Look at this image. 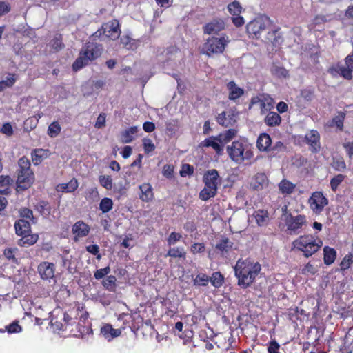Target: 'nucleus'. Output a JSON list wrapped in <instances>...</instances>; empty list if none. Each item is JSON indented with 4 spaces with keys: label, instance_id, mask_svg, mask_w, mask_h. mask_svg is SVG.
Instances as JSON below:
<instances>
[{
    "label": "nucleus",
    "instance_id": "29",
    "mask_svg": "<svg viewBox=\"0 0 353 353\" xmlns=\"http://www.w3.org/2000/svg\"><path fill=\"white\" fill-rule=\"evenodd\" d=\"M253 217L259 226L265 225L269 221V214L265 210H257L253 213Z\"/></svg>",
    "mask_w": 353,
    "mask_h": 353
},
{
    "label": "nucleus",
    "instance_id": "51",
    "mask_svg": "<svg viewBox=\"0 0 353 353\" xmlns=\"http://www.w3.org/2000/svg\"><path fill=\"white\" fill-rule=\"evenodd\" d=\"M345 176L342 174H339L330 180V188L333 192H336L339 185L344 181Z\"/></svg>",
    "mask_w": 353,
    "mask_h": 353
},
{
    "label": "nucleus",
    "instance_id": "58",
    "mask_svg": "<svg viewBox=\"0 0 353 353\" xmlns=\"http://www.w3.org/2000/svg\"><path fill=\"white\" fill-rule=\"evenodd\" d=\"M194 173V167L190 164H183L181 167V170H180V175L182 177H185L187 176H191Z\"/></svg>",
    "mask_w": 353,
    "mask_h": 353
},
{
    "label": "nucleus",
    "instance_id": "52",
    "mask_svg": "<svg viewBox=\"0 0 353 353\" xmlns=\"http://www.w3.org/2000/svg\"><path fill=\"white\" fill-rule=\"evenodd\" d=\"M228 9L230 14L232 16L239 15L242 12V7L240 3L237 1H234L228 6Z\"/></svg>",
    "mask_w": 353,
    "mask_h": 353
},
{
    "label": "nucleus",
    "instance_id": "20",
    "mask_svg": "<svg viewBox=\"0 0 353 353\" xmlns=\"http://www.w3.org/2000/svg\"><path fill=\"white\" fill-rule=\"evenodd\" d=\"M215 136H211L205 139L199 143L201 148H212L218 156L223 154V146L214 138Z\"/></svg>",
    "mask_w": 353,
    "mask_h": 353
},
{
    "label": "nucleus",
    "instance_id": "2",
    "mask_svg": "<svg viewBox=\"0 0 353 353\" xmlns=\"http://www.w3.org/2000/svg\"><path fill=\"white\" fill-rule=\"evenodd\" d=\"M103 52L101 44L95 42H86L81 48L79 57L72 65L74 72L79 71L101 57Z\"/></svg>",
    "mask_w": 353,
    "mask_h": 353
},
{
    "label": "nucleus",
    "instance_id": "24",
    "mask_svg": "<svg viewBox=\"0 0 353 353\" xmlns=\"http://www.w3.org/2000/svg\"><path fill=\"white\" fill-rule=\"evenodd\" d=\"M141 194L139 198L143 202L151 201L154 199L152 188L149 183H144L139 186Z\"/></svg>",
    "mask_w": 353,
    "mask_h": 353
},
{
    "label": "nucleus",
    "instance_id": "1",
    "mask_svg": "<svg viewBox=\"0 0 353 353\" xmlns=\"http://www.w3.org/2000/svg\"><path fill=\"white\" fill-rule=\"evenodd\" d=\"M234 274L238 279V285L243 289L250 287L259 275L261 266L259 262L250 259L237 261L234 268Z\"/></svg>",
    "mask_w": 353,
    "mask_h": 353
},
{
    "label": "nucleus",
    "instance_id": "42",
    "mask_svg": "<svg viewBox=\"0 0 353 353\" xmlns=\"http://www.w3.org/2000/svg\"><path fill=\"white\" fill-rule=\"evenodd\" d=\"M120 43L124 48L128 50H134L137 47L135 40L132 39L128 35H123L120 38Z\"/></svg>",
    "mask_w": 353,
    "mask_h": 353
},
{
    "label": "nucleus",
    "instance_id": "3",
    "mask_svg": "<svg viewBox=\"0 0 353 353\" xmlns=\"http://www.w3.org/2000/svg\"><path fill=\"white\" fill-rule=\"evenodd\" d=\"M252 144L247 140L239 139L234 141L226 147L227 153L230 159L236 163H241L245 161H250L254 156Z\"/></svg>",
    "mask_w": 353,
    "mask_h": 353
},
{
    "label": "nucleus",
    "instance_id": "38",
    "mask_svg": "<svg viewBox=\"0 0 353 353\" xmlns=\"http://www.w3.org/2000/svg\"><path fill=\"white\" fill-rule=\"evenodd\" d=\"M210 282V278L205 274L199 273L193 279V284L196 287H205Z\"/></svg>",
    "mask_w": 353,
    "mask_h": 353
},
{
    "label": "nucleus",
    "instance_id": "34",
    "mask_svg": "<svg viewBox=\"0 0 353 353\" xmlns=\"http://www.w3.org/2000/svg\"><path fill=\"white\" fill-rule=\"evenodd\" d=\"M296 188V185L287 179H283L279 184L280 192L283 194H291Z\"/></svg>",
    "mask_w": 353,
    "mask_h": 353
},
{
    "label": "nucleus",
    "instance_id": "33",
    "mask_svg": "<svg viewBox=\"0 0 353 353\" xmlns=\"http://www.w3.org/2000/svg\"><path fill=\"white\" fill-rule=\"evenodd\" d=\"M78 188V181L76 179H72L69 182L60 183L57 185V190L63 192H73Z\"/></svg>",
    "mask_w": 353,
    "mask_h": 353
},
{
    "label": "nucleus",
    "instance_id": "12",
    "mask_svg": "<svg viewBox=\"0 0 353 353\" xmlns=\"http://www.w3.org/2000/svg\"><path fill=\"white\" fill-rule=\"evenodd\" d=\"M90 232V227L83 221H77L72 227V232L73 234V241H79L81 239L86 237Z\"/></svg>",
    "mask_w": 353,
    "mask_h": 353
},
{
    "label": "nucleus",
    "instance_id": "30",
    "mask_svg": "<svg viewBox=\"0 0 353 353\" xmlns=\"http://www.w3.org/2000/svg\"><path fill=\"white\" fill-rule=\"evenodd\" d=\"M281 116L275 112H270L265 117L264 122L269 127L279 126L281 123Z\"/></svg>",
    "mask_w": 353,
    "mask_h": 353
},
{
    "label": "nucleus",
    "instance_id": "4",
    "mask_svg": "<svg viewBox=\"0 0 353 353\" xmlns=\"http://www.w3.org/2000/svg\"><path fill=\"white\" fill-rule=\"evenodd\" d=\"M322 245L323 241L311 234L301 235L292 242L294 249L303 252L306 258L316 253Z\"/></svg>",
    "mask_w": 353,
    "mask_h": 353
},
{
    "label": "nucleus",
    "instance_id": "22",
    "mask_svg": "<svg viewBox=\"0 0 353 353\" xmlns=\"http://www.w3.org/2000/svg\"><path fill=\"white\" fill-rule=\"evenodd\" d=\"M236 134L237 130L236 129L230 128L219 133L218 135L215 136L214 138L224 147L225 144L228 143L234 139Z\"/></svg>",
    "mask_w": 353,
    "mask_h": 353
},
{
    "label": "nucleus",
    "instance_id": "26",
    "mask_svg": "<svg viewBox=\"0 0 353 353\" xmlns=\"http://www.w3.org/2000/svg\"><path fill=\"white\" fill-rule=\"evenodd\" d=\"M233 242L225 236H222L220 240L215 245V248L220 251L222 254L228 253L232 250Z\"/></svg>",
    "mask_w": 353,
    "mask_h": 353
},
{
    "label": "nucleus",
    "instance_id": "28",
    "mask_svg": "<svg viewBox=\"0 0 353 353\" xmlns=\"http://www.w3.org/2000/svg\"><path fill=\"white\" fill-rule=\"evenodd\" d=\"M13 180L9 176L0 175V194H8L10 193V188Z\"/></svg>",
    "mask_w": 353,
    "mask_h": 353
},
{
    "label": "nucleus",
    "instance_id": "44",
    "mask_svg": "<svg viewBox=\"0 0 353 353\" xmlns=\"http://www.w3.org/2000/svg\"><path fill=\"white\" fill-rule=\"evenodd\" d=\"M36 210L43 216H49L51 212V207L48 202L40 201L36 205Z\"/></svg>",
    "mask_w": 353,
    "mask_h": 353
},
{
    "label": "nucleus",
    "instance_id": "9",
    "mask_svg": "<svg viewBox=\"0 0 353 353\" xmlns=\"http://www.w3.org/2000/svg\"><path fill=\"white\" fill-rule=\"evenodd\" d=\"M299 139L308 145L309 150L312 153L316 154L320 152L321 149V136L316 130H309L304 137H299Z\"/></svg>",
    "mask_w": 353,
    "mask_h": 353
},
{
    "label": "nucleus",
    "instance_id": "49",
    "mask_svg": "<svg viewBox=\"0 0 353 353\" xmlns=\"http://www.w3.org/2000/svg\"><path fill=\"white\" fill-rule=\"evenodd\" d=\"M345 118V113L344 112H339L332 121L333 125H334L339 130H343V123Z\"/></svg>",
    "mask_w": 353,
    "mask_h": 353
},
{
    "label": "nucleus",
    "instance_id": "50",
    "mask_svg": "<svg viewBox=\"0 0 353 353\" xmlns=\"http://www.w3.org/2000/svg\"><path fill=\"white\" fill-rule=\"evenodd\" d=\"M353 264V254L350 253L345 255L340 263V269L345 271L349 269Z\"/></svg>",
    "mask_w": 353,
    "mask_h": 353
},
{
    "label": "nucleus",
    "instance_id": "10",
    "mask_svg": "<svg viewBox=\"0 0 353 353\" xmlns=\"http://www.w3.org/2000/svg\"><path fill=\"white\" fill-rule=\"evenodd\" d=\"M121 32L119 21L113 19L102 25L101 28L95 32L96 36L100 37L102 34L105 37L116 39L119 37Z\"/></svg>",
    "mask_w": 353,
    "mask_h": 353
},
{
    "label": "nucleus",
    "instance_id": "57",
    "mask_svg": "<svg viewBox=\"0 0 353 353\" xmlns=\"http://www.w3.org/2000/svg\"><path fill=\"white\" fill-rule=\"evenodd\" d=\"M143 146L145 154H149L155 150L154 144L152 141L148 138H144L143 139Z\"/></svg>",
    "mask_w": 353,
    "mask_h": 353
},
{
    "label": "nucleus",
    "instance_id": "11",
    "mask_svg": "<svg viewBox=\"0 0 353 353\" xmlns=\"http://www.w3.org/2000/svg\"><path fill=\"white\" fill-rule=\"evenodd\" d=\"M310 209L316 214H320L324 208L328 204V199L323 195L322 192L316 191L313 192L308 200Z\"/></svg>",
    "mask_w": 353,
    "mask_h": 353
},
{
    "label": "nucleus",
    "instance_id": "39",
    "mask_svg": "<svg viewBox=\"0 0 353 353\" xmlns=\"http://www.w3.org/2000/svg\"><path fill=\"white\" fill-rule=\"evenodd\" d=\"M117 278L113 275L108 276L105 279L102 281L104 288L110 292H114L116 290Z\"/></svg>",
    "mask_w": 353,
    "mask_h": 353
},
{
    "label": "nucleus",
    "instance_id": "16",
    "mask_svg": "<svg viewBox=\"0 0 353 353\" xmlns=\"http://www.w3.org/2000/svg\"><path fill=\"white\" fill-rule=\"evenodd\" d=\"M269 184L268 176L263 172L256 173L252 176L250 182V188L255 191L262 190Z\"/></svg>",
    "mask_w": 353,
    "mask_h": 353
},
{
    "label": "nucleus",
    "instance_id": "37",
    "mask_svg": "<svg viewBox=\"0 0 353 353\" xmlns=\"http://www.w3.org/2000/svg\"><path fill=\"white\" fill-rule=\"evenodd\" d=\"M165 256L185 259L186 256V252L183 247H174L170 248L165 254Z\"/></svg>",
    "mask_w": 353,
    "mask_h": 353
},
{
    "label": "nucleus",
    "instance_id": "32",
    "mask_svg": "<svg viewBox=\"0 0 353 353\" xmlns=\"http://www.w3.org/2000/svg\"><path fill=\"white\" fill-rule=\"evenodd\" d=\"M16 233L18 235L28 234L30 231V225L28 221L19 219L14 224Z\"/></svg>",
    "mask_w": 353,
    "mask_h": 353
},
{
    "label": "nucleus",
    "instance_id": "56",
    "mask_svg": "<svg viewBox=\"0 0 353 353\" xmlns=\"http://www.w3.org/2000/svg\"><path fill=\"white\" fill-rule=\"evenodd\" d=\"M190 250L193 254L203 253L205 250V245L203 243H194Z\"/></svg>",
    "mask_w": 353,
    "mask_h": 353
},
{
    "label": "nucleus",
    "instance_id": "18",
    "mask_svg": "<svg viewBox=\"0 0 353 353\" xmlns=\"http://www.w3.org/2000/svg\"><path fill=\"white\" fill-rule=\"evenodd\" d=\"M203 182L218 189L221 183V178L216 169L208 170L203 174Z\"/></svg>",
    "mask_w": 353,
    "mask_h": 353
},
{
    "label": "nucleus",
    "instance_id": "17",
    "mask_svg": "<svg viewBox=\"0 0 353 353\" xmlns=\"http://www.w3.org/2000/svg\"><path fill=\"white\" fill-rule=\"evenodd\" d=\"M345 66H338L337 72L345 79H352L353 72V51L345 59Z\"/></svg>",
    "mask_w": 353,
    "mask_h": 353
},
{
    "label": "nucleus",
    "instance_id": "36",
    "mask_svg": "<svg viewBox=\"0 0 353 353\" xmlns=\"http://www.w3.org/2000/svg\"><path fill=\"white\" fill-rule=\"evenodd\" d=\"M50 47L55 51L59 52L65 48L63 43V37L61 34H57L50 41Z\"/></svg>",
    "mask_w": 353,
    "mask_h": 353
},
{
    "label": "nucleus",
    "instance_id": "5",
    "mask_svg": "<svg viewBox=\"0 0 353 353\" xmlns=\"http://www.w3.org/2000/svg\"><path fill=\"white\" fill-rule=\"evenodd\" d=\"M249 37L252 39H262V34L267 33L264 40L272 41L275 37L276 30H273L269 25V19H256L250 21L246 26Z\"/></svg>",
    "mask_w": 353,
    "mask_h": 353
},
{
    "label": "nucleus",
    "instance_id": "23",
    "mask_svg": "<svg viewBox=\"0 0 353 353\" xmlns=\"http://www.w3.org/2000/svg\"><path fill=\"white\" fill-rule=\"evenodd\" d=\"M203 183L204 188L200 191L199 197L201 201H207L211 198H214L217 194L218 189L206 183Z\"/></svg>",
    "mask_w": 353,
    "mask_h": 353
},
{
    "label": "nucleus",
    "instance_id": "31",
    "mask_svg": "<svg viewBox=\"0 0 353 353\" xmlns=\"http://www.w3.org/2000/svg\"><path fill=\"white\" fill-rule=\"evenodd\" d=\"M336 258V251L329 246L323 248V261L327 265L332 264Z\"/></svg>",
    "mask_w": 353,
    "mask_h": 353
},
{
    "label": "nucleus",
    "instance_id": "62",
    "mask_svg": "<svg viewBox=\"0 0 353 353\" xmlns=\"http://www.w3.org/2000/svg\"><path fill=\"white\" fill-rule=\"evenodd\" d=\"M182 235L180 233L172 232L170 234L169 236L167 239V242L168 245H174L176 242L180 241Z\"/></svg>",
    "mask_w": 353,
    "mask_h": 353
},
{
    "label": "nucleus",
    "instance_id": "13",
    "mask_svg": "<svg viewBox=\"0 0 353 353\" xmlns=\"http://www.w3.org/2000/svg\"><path fill=\"white\" fill-rule=\"evenodd\" d=\"M225 23L221 18H215L203 26V31L205 34H218L225 30Z\"/></svg>",
    "mask_w": 353,
    "mask_h": 353
},
{
    "label": "nucleus",
    "instance_id": "21",
    "mask_svg": "<svg viewBox=\"0 0 353 353\" xmlns=\"http://www.w3.org/2000/svg\"><path fill=\"white\" fill-rule=\"evenodd\" d=\"M272 139L267 133L261 134L256 141V147L261 152H270Z\"/></svg>",
    "mask_w": 353,
    "mask_h": 353
},
{
    "label": "nucleus",
    "instance_id": "25",
    "mask_svg": "<svg viewBox=\"0 0 353 353\" xmlns=\"http://www.w3.org/2000/svg\"><path fill=\"white\" fill-rule=\"evenodd\" d=\"M50 154L48 150L42 148L34 149L32 153V161L34 165H39L44 159H47Z\"/></svg>",
    "mask_w": 353,
    "mask_h": 353
},
{
    "label": "nucleus",
    "instance_id": "61",
    "mask_svg": "<svg viewBox=\"0 0 353 353\" xmlns=\"http://www.w3.org/2000/svg\"><path fill=\"white\" fill-rule=\"evenodd\" d=\"M174 165L172 164H166L163 167L162 174L168 178L172 179L174 176Z\"/></svg>",
    "mask_w": 353,
    "mask_h": 353
},
{
    "label": "nucleus",
    "instance_id": "40",
    "mask_svg": "<svg viewBox=\"0 0 353 353\" xmlns=\"http://www.w3.org/2000/svg\"><path fill=\"white\" fill-rule=\"evenodd\" d=\"M14 74H9L5 80L0 81V92H3L6 88H11L16 82Z\"/></svg>",
    "mask_w": 353,
    "mask_h": 353
},
{
    "label": "nucleus",
    "instance_id": "59",
    "mask_svg": "<svg viewBox=\"0 0 353 353\" xmlns=\"http://www.w3.org/2000/svg\"><path fill=\"white\" fill-rule=\"evenodd\" d=\"M22 327L19 324L18 321H14L10 325L6 326V330L10 334L12 333H19L21 331Z\"/></svg>",
    "mask_w": 353,
    "mask_h": 353
},
{
    "label": "nucleus",
    "instance_id": "60",
    "mask_svg": "<svg viewBox=\"0 0 353 353\" xmlns=\"http://www.w3.org/2000/svg\"><path fill=\"white\" fill-rule=\"evenodd\" d=\"M286 147L281 141H277L275 143V144L270 148V152L271 156H275L276 154V152H282L285 150Z\"/></svg>",
    "mask_w": 353,
    "mask_h": 353
},
{
    "label": "nucleus",
    "instance_id": "53",
    "mask_svg": "<svg viewBox=\"0 0 353 353\" xmlns=\"http://www.w3.org/2000/svg\"><path fill=\"white\" fill-rule=\"evenodd\" d=\"M100 185L108 190H111L112 188V179L109 175H101L99 177Z\"/></svg>",
    "mask_w": 353,
    "mask_h": 353
},
{
    "label": "nucleus",
    "instance_id": "15",
    "mask_svg": "<svg viewBox=\"0 0 353 353\" xmlns=\"http://www.w3.org/2000/svg\"><path fill=\"white\" fill-rule=\"evenodd\" d=\"M55 268L54 263L42 261L39 264L37 271L43 280H50L54 277Z\"/></svg>",
    "mask_w": 353,
    "mask_h": 353
},
{
    "label": "nucleus",
    "instance_id": "54",
    "mask_svg": "<svg viewBox=\"0 0 353 353\" xmlns=\"http://www.w3.org/2000/svg\"><path fill=\"white\" fill-rule=\"evenodd\" d=\"M314 96L313 88H306L301 90L300 97L306 101H311Z\"/></svg>",
    "mask_w": 353,
    "mask_h": 353
},
{
    "label": "nucleus",
    "instance_id": "8",
    "mask_svg": "<svg viewBox=\"0 0 353 353\" xmlns=\"http://www.w3.org/2000/svg\"><path fill=\"white\" fill-rule=\"evenodd\" d=\"M284 222L287 233L290 235L301 233L307 225V216L301 214L293 215L291 212H286Z\"/></svg>",
    "mask_w": 353,
    "mask_h": 353
},
{
    "label": "nucleus",
    "instance_id": "45",
    "mask_svg": "<svg viewBox=\"0 0 353 353\" xmlns=\"http://www.w3.org/2000/svg\"><path fill=\"white\" fill-rule=\"evenodd\" d=\"M216 120L219 125L224 127H228L229 125H232L234 122V120H233L232 117L227 118L226 112L224 111L218 114Z\"/></svg>",
    "mask_w": 353,
    "mask_h": 353
},
{
    "label": "nucleus",
    "instance_id": "27",
    "mask_svg": "<svg viewBox=\"0 0 353 353\" xmlns=\"http://www.w3.org/2000/svg\"><path fill=\"white\" fill-rule=\"evenodd\" d=\"M101 333L108 341L119 336L121 334V329H114L110 324H106L101 329Z\"/></svg>",
    "mask_w": 353,
    "mask_h": 353
},
{
    "label": "nucleus",
    "instance_id": "35",
    "mask_svg": "<svg viewBox=\"0 0 353 353\" xmlns=\"http://www.w3.org/2000/svg\"><path fill=\"white\" fill-rule=\"evenodd\" d=\"M138 132L137 126H132L128 129L124 130L121 134L122 142L125 143H130L133 141V134Z\"/></svg>",
    "mask_w": 353,
    "mask_h": 353
},
{
    "label": "nucleus",
    "instance_id": "43",
    "mask_svg": "<svg viewBox=\"0 0 353 353\" xmlns=\"http://www.w3.org/2000/svg\"><path fill=\"white\" fill-rule=\"evenodd\" d=\"M61 131V127L58 121L51 123L47 130L48 135L51 138H54L59 135Z\"/></svg>",
    "mask_w": 353,
    "mask_h": 353
},
{
    "label": "nucleus",
    "instance_id": "63",
    "mask_svg": "<svg viewBox=\"0 0 353 353\" xmlns=\"http://www.w3.org/2000/svg\"><path fill=\"white\" fill-rule=\"evenodd\" d=\"M110 272V268L107 266L104 268L98 269L94 273V277L99 280L103 279L105 275H108Z\"/></svg>",
    "mask_w": 353,
    "mask_h": 353
},
{
    "label": "nucleus",
    "instance_id": "46",
    "mask_svg": "<svg viewBox=\"0 0 353 353\" xmlns=\"http://www.w3.org/2000/svg\"><path fill=\"white\" fill-rule=\"evenodd\" d=\"M21 236L22 238L20 239L19 244L22 246L32 245L38 240L37 235L26 234Z\"/></svg>",
    "mask_w": 353,
    "mask_h": 353
},
{
    "label": "nucleus",
    "instance_id": "47",
    "mask_svg": "<svg viewBox=\"0 0 353 353\" xmlns=\"http://www.w3.org/2000/svg\"><path fill=\"white\" fill-rule=\"evenodd\" d=\"M113 208V201L110 198L105 197L102 199L99 203V210L103 213L110 212Z\"/></svg>",
    "mask_w": 353,
    "mask_h": 353
},
{
    "label": "nucleus",
    "instance_id": "19",
    "mask_svg": "<svg viewBox=\"0 0 353 353\" xmlns=\"http://www.w3.org/2000/svg\"><path fill=\"white\" fill-rule=\"evenodd\" d=\"M226 88L228 91V99L234 102L243 96L245 93L244 89L238 86L234 81L227 83Z\"/></svg>",
    "mask_w": 353,
    "mask_h": 353
},
{
    "label": "nucleus",
    "instance_id": "6",
    "mask_svg": "<svg viewBox=\"0 0 353 353\" xmlns=\"http://www.w3.org/2000/svg\"><path fill=\"white\" fill-rule=\"evenodd\" d=\"M17 188V192L24 191L28 189L34 181V174L30 169V161L23 157L18 161Z\"/></svg>",
    "mask_w": 353,
    "mask_h": 353
},
{
    "label": "nucleus",
    "instance_id": "7",
    "mask_svg": "<svg viewBox=\"0 0 353 353\" xmlns=\"http://www.w3.org/2000/svg\"><path fill=\"white\" fill-rule=\"evenodd\" d=\"M229 43V37L225 34H223L220 37H210L206 39L203 45V53L208 56L221 54L225 51Z\"/></svg>",
    "mask_w": 353,
    "mask_h": 353
},
{
    "label": "nucleus",
    "instance_id": "55",
    "mask_svg": "<svg viewBox=\"0 0 353 353\" xmlns=\"http://www.w3.org/2000/svg\"><path fill=\"white\" fill-rule=\"evenodd\" d=\"M332 167L336 171H343L346 169V164L343 158L334 159Z\"/></svg>",
    "mask_w": 353,
    "mask_h": 353
},
{
    "label": "nucleus",
    "instance_id": "41",
    "mask_svg": "<svg viewBox=\"0 0 353 353\" xmlns=\"http://www.w3.org/2000/svg\"><path fill=\"white\" fill-rule=\"evenodd\" d=\"M209 278L210 282L216 288H220L224 282V277L220 272H213Z\"/></svg>",
    "mask_w": 353,
    "mask_h": 353
},
{
    "label": "nucleus",
    "instance_id": "14",
    "mask_svg": "<svg viewBox=\"0 0 353 353\" xmlns=\"http://www.w3.org/2000/svg\"><path fill=\"white\" fill-rule=\"evenodd\" d=\"M135 320L136 318L133 314L128 313L120 314L117 317V326L119 327L118 329H121V331L129 327L132 332H135L139 328L133 323Z\"/></svg>",
    "mask_w": 353,
    "mask_h": 353
},
{
    "label": "nucleus",
    "instance_id": "64",
    "mask_svg": "<svg viewBox=\"0 0 353 353\" xmlns=\"http://www.w3.org/2000/svg\"><path fill=\"white\" fill-rule=\"evenodd\" d=\"M280 347L279 343L275 339L271 340L268 343V353H276Z\"/></svg>",
    "mask_w": 353,
    "mask_h": 353
},
{
    "label": "nucleus",
    "instance_id": "48",
    "mask_svg": "<svg viewBox=\"0 0 353 353\" xmlns=\"http://www.w3.org/2000/svg\"><path fill=\"white\" fill-rule=\"evenodd\" d=\"M272 74L278 78H288L289 72L283 66H274L271 70Z\"/></svg>",
    "mask_w": 353,
    "mask_h": 353
}]
</instances>
